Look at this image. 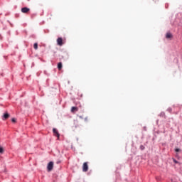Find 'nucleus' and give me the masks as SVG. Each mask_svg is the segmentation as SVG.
<instances>
[{"mask_svg":"<svg viewBox=\"0 0 182 182\" xmlns=\"http://www.w3.org/2000/svg\"><path fill=\"white\" fill-rule=\"evenodd\" d=\"M0 153L1 154L4 153V148L2 146H0Z\"/></svg>","mask_w":182,"mask_h":182,"instance_id":"obj_11","label":"nucleus"},{"mask_svg":"<svg viewBox=\"0 0 182 182\" xmlns=\"http://www.w3.org/2000/svg\"><path fill=\"white\" fill-rule=\"evenodd\" d=\"M166 39H170V38H173V35H171V33H167L166 35Z\"/></svg>","mask_w":182,"mask_h":182,"instance_id":"obj_8","label":"nucleus"},{"mask_svg":"<svg viewBox=\"0 0 182 182\" xmlns=\"http://www.w3.org/2000/svg\"><path fill=\"white\" fill-rule=\"evenodd\" d=\"M11 122H12L13 123H16V119L12 118V119H11Z\"/></svg>","mask_w":182,"mask_h":182,"instance_id":"obj_12","label":"nucleus"},{"mask_svg":"<svg viewBox=\"0 0 182 182\" xmlns=\"http://www.w3.org/2000/svg\"><path fill=\"white\" fill-rule=\"evenodd\" d=\"M85 122H87V117L85 118Z\"/></svg>","mask_w":182,"mask_h":182,"instance_id":"obj_16","label":"nucleus"},{"mask_svg":"<svg viewBox=\"0 0 182 182\" xmlns=\"http://www.w3.org/2000/svg\"><path fill=\"white\" fill-rule=\"evenodd\" d=\"M171 182H174V181H173V179H171Z\"/></svg>","mask_w":182,"mask_h":182,"instance_id":"obj_18","label":"nucleus"},{"mask_svg":"<svg viewBox=\"0 0 182 182\" xmlns=\"http://www.w3.org/2000/svg\"><path fill=\"white\" fill-rule=\"evenodd\" d=\"M47 170L48 171H52V170H53V162L50 161L48 163Z\"/></svg>","mask_w":182,"mask_h":182,"instance_id":"obj_2","label":"nucleus"},{"mask_svg":"<svg viewBox=\"0 0 182 182\" xmlns=\"http://www.w3.org/2000/svg\"><path fill=\"white\" fill-rule=\"evenodd\" d=\"M79 109L77 107H71V113H75V112H77Z\"/></svg>","mask_w":182,"mask_h":182,"instance_id":"obj_6","label":"nucleus"},{"mask_svg":"<svg viewBox=\"0 0 182 182\" xmlns=\"http://www.w3.org/2000/svg\"><path fill=\"white\" fill-rule=\"evenodd\" d=\"M29 11H31V9H29L28 7H23L21 9V12L23 14H28L29 12Z\"/></svg>","mask_w":182,"mask_h":182,"instance_id":"obj_5","label":"nucleus"},{"mask_svg":"<svg viewBox=\"0 0 182 182\" xmlns=\"http://www.w3.org/2000/svg\"><path fill=\"white\" fill-rule=\"evenodd\" d=\"M80 119H83V117L82 116H80Z\"/></svg>","mask_w":182,"mask_h":182,"instance_id":"obj_17","label":"nucleus"},{"mask_svg":"<svg viewBox=\"0 0 182 182\" xmlns=\"http://www.w3.org/2000/svg\"><path fill=\"white\" fill-rule=\"evenodd\" d=\"M9 114H8V112H6L3 116V120H6V119H9Z\"/></svg>","mask_w":182,"mask_h":182,"instance_id":"obj_7","label":"nucleus"},{"mask_svg":"<svg viewBox=\"0 0 182 182\" xmlns=\"http://www.w3.org/2000/svg\"><path fill=\"white\" fill-rule=\"evenodd\" d=\"M64 44L63 39L61 37H59L57 39V45H58V46H63Z\"/></svg>","mask_w":182,"mask_h":182,"instance_id":"obj_1","label":"nucleus"},{"mask_svg":"<svg viewBox=\"0 0 182 182\" xmlns=\"http://www.w3.org/2000/svg\"><path fill=\"white\" fill-rule=\"evenodd\" d=\"M144 149H145L144 146H143V145L140 146V149L141 150H144Z\"/></svg>","mask_w":182,"mask_h":182,"instance_id":"obj_13","label":"nucleus"},{"mask_svg":"<svg viewBox=\"0 0 182 182\" xmlns=\"http://www.w3.org/2000/svg\"><path fill=\"white\" fill-rule=\"evenodd\" d=\"M53 133L54 134V136H55L56 137H58V139H59L60 135L59 134V132H58V129H56V128L53 129Z\"/></svg>","mask_w":182,"mask_h":182,"instance_id":"obj_4","label":"nucleus"},{"mask_svg":"<svg viewBox=\"0 0 182 182\" xmlns=\"http://www.w3.org/2000/svg\"><path fill=\"white\" fill-rule=\"evenodd\" d=\"M175 151H176V153H178V151H180V149H175Z\"/></svg>","mask_w":182,"mask_h":182,"instance_id":"obj_14","label":"nucleus"},{"mask_svg":"<svg viewBox=\"0 0 182 182\" xmlns=\"http://www.w3.org/2000/svg\"><path fill=\"white\" fill-rule=\"evenodd\" d=\"M89 170V166L87 165V162H85L82 166V171L86 173Z\"/></svg>","mask_w":182,"mask_h":182,"instance_id":"obj_3","label":"nucleus"},{"mask_svg":"<svg viewBox=\"0 0 182 182\" xmlns=\"http://www.w3.org/2000/svg\"><path fill=\"white\" fill-rule=\"evenodd\" d=\"M173 163H175L176 164H178V161H177L176 159H173Z\"/></svg>","mask_w":182,"mask_h":182,"instance_id":"obj_15","label":"nucleus"},{"mask_svg":"<svg viewBox=\"0 0 182 182\" xmlns=\"http://www.w3.org/2000/svg\"><path fill=\"white\" fill-rule=\"evenodd\" d=\"M33 48H34L35 50H38V43H34Z\"/></svg>","mask_w":182,"mask_h":182,"instance_id":"obj_10","label":"nucleus"},{"mask_svg":"<svg viewBox=\"0 0 182 182\" xmlns=\"http://www.w3.org/2000/svg\"><path fill=\"white\" fill-rule=\"evenodd\" d=\"M62 68H63L62 63H58V70H61Z\"/></svg>","mask_w":182,"mask_h":182,"instance_id":"obj_9","label":"nucleus"}]
</instances>
